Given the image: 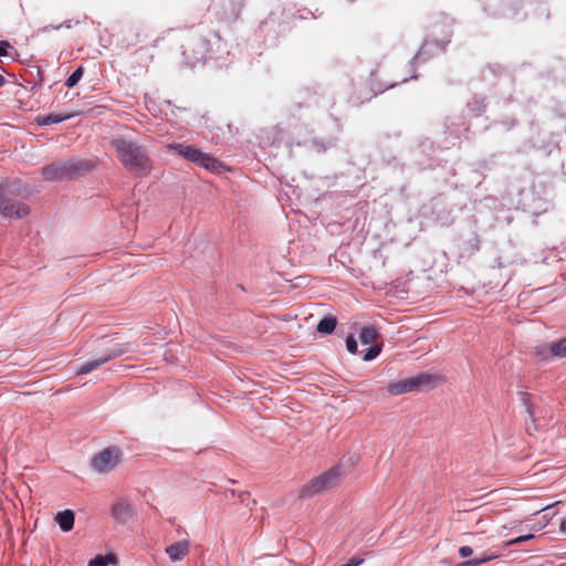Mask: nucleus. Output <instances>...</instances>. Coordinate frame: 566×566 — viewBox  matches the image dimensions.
<instances>
[{
	"label": "nucleus",
	"instance_id": "1",
	"mask_svg": "<svg viewBox=\"0 0 566 566\" xmlns=\"http://www.w3.org/2000/svg\"><path fill=\"white\" fill-rule=\"evenodd\" d=\"M119 161L125 168L137 176L148 175L151 161L143 148L132 140L118 138L113 142Z\"/></svg>",
	"mask_w": 566,
	"mask_h": 566
},
{
	"label": "nucleus",
	"instance_id": "2",
	"mask_svg": "<svg viewBox=\"0 0 566 566\" xmlns=\"http://www.w3.org/2000/svg\"><path fill=\"white\" fill-rule=\"evenodd\" d=\"M342 470L335 467L312 479L298 490V497L308 499L335 486L342 476Z\"/></svg>",
	"mask_w": 566,
	"mask_h": 566
},
{
	"label": "nucleus",
	"instance_id": "3",
	"mask_svg": "<svg viewBox=\"0 0 566 566\" xmlns=\"http://www.w3.org/2000/svg\"><path fill=\"white\" fill-rule=\"evenodd\" d=\"M438 380V376L423 373L411 378L391 381L388 384L387 390L391 396H399L421 388L434 386Z\"/></svg>",
	"mask_w": 566,
	"mask_h": 566
},
{
	"label": "nucleus",
	"instance_id": "4",
	"mask_svg": "<svg viewBox=\"0 0 566 566\" xmlns=\"http://www.w3.org/2000/svg\"><path fill=\"white\" fill-rule=\"evenodd\" d=\"M169 148L176 150L189 161H192L209 171L220 172L222 168V164L219 160L190 145L176 144L169 145Z\"/></svg>",
	"mask_w": 566,
	"mask_h": 566
},
{
	"label": "nucleus",
	"instance_id": "5",
	"mask_svg": "<svg viewBox=\"0 0 566 566\" xmlns=\"http://www.w3.org/2000/svg\"><path fill=\"white\" fill-rule=\"evenodd\" d=\"M122 452L116 447H107L96 453L92 460V468L98 473H106L116 468L120 462Z\"/></svg>",
	"mask_w": 566,
	"mask_h": 566
},
{
	"label": "nucleus",
	"instance_id": "6",
	"mask_svg": "<svg viewBox=\"0 0 566 566\" xmlns=\"http://www.w3.org/2000/svg\"><path fill=\"white\" fill-rule=\"evenodd\" d=\"M75 170L72 161L53 163L42 169V176L45 180L55 181L70 177Z\"/></svg>",
	"mask_w": 566,
	"mask_h": 566
},
{
	"label": "nucleus",
	"instance_id": "7",
	"mask_svg": "<svg viewBox=\"0 0 566 566\" xmlns=\"http://www.w3.org/2000/svg\"><path fill=\"white\" fill-rule=\"evenodd\" d=\"M0 212L10 218H22L28 214L29 209L25 205L15 203L6 199L4 190L0 189Z\"/></svg>",
	"mask_w": 566,
	"mask_h": 566
},
{
	"label": "nucleus",
	"instance_id": "8",
	"mask_svg": "<svg viewBox=\"0 0 566 566\" xmlns=\"http://www.w3.org/2000/svg\"><path fill=\"white\" fill-rule=\"evenodd\" d=\"M134 513V506L126 501H120L116 503L112 509L113 517L119 523H125L128 520H130Z\"/></svg>",
	"mask_w": 566,
	"mask_h": 566
},
{
	"label": "nucleus",
	"instance_id": "9",
	"mask_svg": "<svg viewBox=\"0 0 566 566\" xmlns=\"http://www.w3.org/2000/svg\"><path fill=\"white\" fill-rule=\"evenodd\" d=\"M189 553V543L181 541L166 547V554L172 562L181 560Z\"/></svg>",
	"mask_w": 566,
	"mask_h": 566
},
{
	"label": "nucleus",
	"instance_id": "10",
	"mask_svg": "<svg viewBox=\"0 0 566 566\" xmlns=\"http://www.w3.org/2000/svg\"><path fill=\"white\" fill-rule=\"evenodd\" d=\"M118 355H119V353H112V354H108V355H105V356H101V357H98L96 359L90 360V361L85 363L84 365H82L77 369L76 374L77 375L88 374V373L95 370L96 368H98L99 366L106 364L111 359L117 357Z\"/></svg>",
	"mask_w": 566,
	"mask_h": 566
},
{
	"label": "nucleus",
	"instance_id": "11",
	"mask_svg": "<svg viewBox=\"0 0 566 566\" xmlns=\"http://www.w3.org/2000/svg\"><path fill=\"white\" fill-rule=\"evenodd\" d=\"M54 520L63 532H70L74 526L75 515L73 511L64 510L59 512Z\"/></svg>",
	"mask_w": 566,
	"mask_h": 566
},
{
	"label": "nucleus",
	"instance_id": "12",
	"mask_svg": "<svg viewBox=\"0 0 566 566\" xmlns=\"http://www.w3.org/2000/svg\"><path fill=\"white\" fill-rule=\"evenodd\" d=\"M378 337V332L373 326H364L359 332V339L364 345H371Z\"/></svg>",
	"mask_w": 566,
	"mask_h": 566
},
{
	"label": "nucleus",
	"instance_id": "13",
	"mask_svg": "<svg viewBox=\"0 0 566 566\" xmlns=\"http://www.w3.org/2000/svg\"><path fill=\"white\" fill-rule=\"evenodd\" d=\"M337 321L333 316L324 317L317 325V332L321 334H332L336 327Z\"/></svg>",
	"mask_w": 566,
	"mask_h": 566
},
{
	"label": "nucleus",
	"instance_id": "14",
	"mask_svg": "<svg viewBox=\"0 0 566 566\" xmlns=\"http://www.w3.org/2000/svg\"><path fill=\"white\" fill-rule=\"evenodd\" d=\"M116 557L112 554L108 555H98L95 558L88 562L87 566H107L109 564H115Z\"/></svg>",
	"mask_w": 566,
	"mask_h": 566
},
{
	"label": "nucleus",
	"instance_id": "15",
	"mask_svg": "<svg viewBox=\"0 0 566 566\" xmlns=\"http://www.w3.org/2000/svg\"><path fill=\"white\" fill-rule=\"evenodd\" d=\"M549 350L554 356L566 357V338L552 343Z\"/></svg>",
	"mask_w": 566,
	"mask_h": 566
},
{
	"label": "nucleus",
	"instance_id": "16",
	"mask_svg": "<svg viewBox=\"0 0 566 566\" xmlns=\"http://www.w3.org/2000/svg\"><path fill=\"white\" fill-rule=\"evenodd\" d=\"M497 558V555H486V554H483L479 557H474L465 563H463L461 566H476L479 564H482V563H485V562H490V560H493Z\"/></svg>",
	"mask_w": 566,
	"mask_h": 566
},
{
	"label": "nucleus",
	"instance_id": "17",
	"mask_svg": "<svg viewBox=\"0 0 566 566\" xmlns=\"http://www.w3.org/2000/svg\"><path fill=\"white\" fill-rule=\"evenodd\" d=\"M83 73H84V70L82 66H78L70 76L69 78L66 80L65 82V85L67 87H73L74 85H76L82 76H83Z\"/></svg>",
	"mask_w": 566,
	"mask_h": 566
},
{
	"label": "nucleus",
	"instance_id": "18",
	"mask_svg": "<svg viewBox=\"0 0 566 566\" xmlns=\"http://www.w3.org/2000/svg\"><path fill=\"white\" fill-rule=\"evenodd\" d=\"M70 117H71V115H64V116H62V115H48V116L41 118L39 120V124L40 125L55 124V123H60V122H62L64 119H67Z\"/></svg>",
	"mask_w": 566,
	"mask_h": 566
},
{
	"label": "nucleus",
	"instance_id": "19",
	"mask_svg": "<svg viewBox=\"0 0 566 566\" xmlns=\"http://www.w3.org/2000/svg\"><path fill=\"white\" fill-rule=\"evenodd\" d=\"M381 352V347L379 345H374L369 347L364 354V360L369 361L375 359Z\"/></svg>",
	"mask_w": 566,
	"mask_h": 566
},
{
	"label": "nucleus",
	"instance_id": "20",
	"mask_svg": "<svg viewBox=\"0 0 566 566\" xmlns=\"http://www.w3.org/2000/svg\"><path fill=\"white\" fill-rule=\"evenodd\" d=\"M533 537H534L533 534L522 535V536H518L516 538H513L511 541L505 542L504 546L509 547V546H512V545H516V544L523 543L525 541H528V539H531Z\"/></svg>",
	"mask_w": 566,
	"mask_h": 566
},
{
	"label": "nucleus",
	"instance_id": "21",
	"mask_svg": "<svg viewBox=\"0 0 566 566\" xmlns=\"http://www.w3.org/2000/svg\"><path fill=\"white\" fill-rule=\"evenodd\" d=\"M346 348L347 350L350 353V354H356L357 353V342L356 339L354 338V336H348L347 339H346Z\"/></svg>",
	"mask_w": 566,
	"mask_h": 566
},
{
	"label": "nucleus",
	"instance_id": "22",
	"mask_svg": "<svg viewBox=\"0 0 566 566\" xmlns=\"http://www.w3.org/2000/svg\"><path fill=\"white\" fill-rule=\"evenodd\" d=\"M472 548L470 546H462L459 549V554L461 557L467 558L472 555Z\"/></svg>",
	"mask_w": 566,
	"mask_h": 566
},
{
	"label": "nucleus",
	"instance_id": "23",
	"mask_svg": "<svg viewBox=\"0 0 566 566\" xmlns=\"http://www.w3.org/2000/svg\"><path fill=\"white\" fill-rule=\"evenodd\" d=\"M10 44L6 41L0 42V56H7L8 50L10 49Z\"/></svg>",
	"mask_w": 566,
	"mask_h": 566
},
{
	"label": "nucleus",
	"instance_id": "24",
	"mask_svg": "<svg viewBox=\"0 0 566 566\" xmlns=\"http://www.w3.org/2000/svg\"><path fill=\"white\" fill-rule=\"evenodd\" d=\"M559 530L560 532L566 533V518L560 523Z\"/></svg>",
	"mask_w": 566,
	"mask_h": 566
},
{
	"label": "nucleus",
	"instance_id": "25",
	"mask_svg": "<svg viewBox=\"0 0 566 566\" xmlns=\"http://www.w3.org/2000/svg\"><path fill=\"white\" fill-rule=\"evenodd\" d=\"M557 503H558V502H556V504H557ZM554 505H555V503H554V504H551V505H547V506H546V507H544L543 510L551 509V507H552V506H554Z\"/></svg>",
	"mask_w": 566,
	"mask_h": 566
}]
</instances>
